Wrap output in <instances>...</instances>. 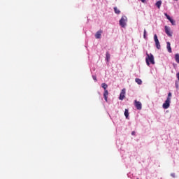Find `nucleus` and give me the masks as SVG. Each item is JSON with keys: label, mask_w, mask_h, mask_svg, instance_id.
I'll list each match as a JSON object with an SVG mask.
<instances>
[{"label": "nucleus", "mask_w": 179, "mask_h": 179, "mask_svg": "<svg viewBox=\"0 0 179 179\" xmlns=\"http://www.w3.org/2000/svg\"><path fill=\"white\" fill-rule=\"evenodd\" d=\"M146 58H145V62L148 65V66H150V64L152 65H155V57L152 54L146 53Z\"/></svg>", "instance_id": "1"}, {"label": "nucleus", "mask_w": 179, "mask_h": 179, "mask_svg": "<svg viewBox=\"0 0 179 179\" xmlns=\"http://www.w3.org/2000/svg\"><path fill=\"white\" fill-rule=\"evenodd\" d=\"M171 92H169L168 94V96L165 102L163 103L162 107L164 108V110H167L169 107H170V103H171Z\"/></svg>", "instance_id": "2"}, {"label": "nucleus", "mask_w": 179, "mask_h": 179, "mask_svg": "<svg viewBox=\"0 0 179 179\" xmlns=\"http://www.w3.org/2000/svg\"><path fill=\"white\" fill-rule=\"evenodd\" d=\"M127 22H128V18L127 16L123 15L119 21L121 27H125L127 26Z\"/></svg>", "instance_id": "3"}, {"label": "nucleus", "mask_w": 179, "mask_h": 179, "mask_svg": "<svg viewBox=\"0 0 179 179\" xmlns=\"http://www.w3.org/2000/svg\"><path fill=\"white\" fill-rule=\"evenodd\" d=\"M154 41H155V45L157 48V50H160L162 48V46L160 45V42H159V38H157V35H154Z\"/></svg>", "instance_id": "4"}, {"label": "nucleus", "mask_w": 179, "mask_h": 179, "mask_svg": "<svg viewBox=\"0 0 179 179\" xmlns=\"http://www.w3.org/2000/svg\"><path fill=\"white\" fill-rule=\"evenodd\" d=\"M164 16H166V19H168V20L171 22L173 26H176V21H174V20H173L171 17H170V15H169L166 13H165Z\"/></svg>", "instance_id": "5"}, {"label": "nucleus", "mask_w": 179, "mask_h": 179, "mask_svg": "<svg viewBox=\"0 0 179 179\" xmlns=\"http://www.w3.org/2000/svg\"><path fill=\"white\" fill-rule=\"evenodd\" d=\"M134 106L137 110H142V103L136 100L134 101Z\"/></svg>", "instance_id": "6"}, {"label": "nucleus", "mask_w": 179, "mask_h": 179, "mask_svg": "<svg viewBox=\"0 0 179 179\" xmlns=\"http://www.w3.org/2000/svg\"><path fill=\"white\" fill-rule=\"evenodd\" d=\"M125 93H126V90L125 88H124L123 90H122L121 93L120 94V96H119L120 100H124V99H125Z\"/></svg>", "instance_id": "7"}, {"label": "nucleus", "mask_w": 179, "mask_h": 179, "mask_svg": "<svg viewBox=\"0 0 179 179\" xmlns=\"http://www.w3.org/2000/svg\"><path fill=\"white\" fill-rule=\"evenodd\" d=\"M165 33L169 36V37H171L173 36V34L170 31V28L167 26H165Z\"/></svg>", "instance_id": "8"}, {"label": "nucleus", "mask_w": 179, "mask_h": 179, "mask_svg": "<svg viewBox=\"0 0 179 179\" xmlns=\"http://www.w3.org/2000/svg\"><path fill=\"white\" fill-rule=\"evenodd\" d=\"M103 34V30L100 29L99 30L96 34H95V38H101V34Z\"/></svg>", "instance_id": "9"}, {"label": "nucleus", "mask_w": 179, "mask_h": 179, "mask_svg": "<svg viewBox=\"0 0 179 179\" xmlns=\"http://www.w3.org/2000/svg\"><path fill=\"white\" fill-rule=\"evenodd\" d=\"M166 48L168 50V52H169L170 53L173 52V51L171 50V44L170 43V42L166 43Z\"/></svg>", "instance_id": "10"}, {"label": "nucleus", "mask_w": 179, "mask_h": 179, "mask_svg": "<svg viewBox=\"0 0 179 179\" xmlns=\"http://www.w3.org/2000/svg\"><path fill=\"white\" fill-rule=\"evenodd\" d=\"M108 90H104V93H103V97L106 101H107V99H108Z\"/></svg>", "instance_id": "11"}, {"label": "nucleus", "mask_w": 179, "mask_h": 179, "mask_svg": "<svg viewBox=\"0 0 179 179\" xmlns=\"http://www.w3.org/2000/svg\"><path fill=\"white\" fill-rule=\"evenodd\" d=\"M110 57H111V55H110V53L108 52H106V59L107 62H110Z\"/></svg>", "instance_id": "12"}, {"label": "nucleus", "mask_w": 179, "mask_h": 179, "mask_svg": "<svg viewBox=\"0 0 179 179\" xmlns=\"http://www.w3.org/2000/svg\"><path fill=\"white\" fill-rule=\"evenodd\" d=\"M113 9L116 15H120L121 13V11L117 7H114Z\"/></svg>", "instance_id": "13"}, {"label": "nucleus", "mask_w": 179, "mask_h": 179, "mask_svg": "<svg viewBox=\"0 0 179 179\" xmlns=\"http://www.w3.org/2000/svg\"><path fill=\"white\" fill-rule=\"evenodd\" d=\"M155 5L158 9H160V7L162 6V1H157Z\"/></svg>", "instance_id": "14"}, {"label": "nucleus", "mask_w": 179, "mask_h": 179, "mask_svg": "<svg viewBox=\"0 0 179 179\" xmlns=\"http://www.w3.org/2000/svg\"><path fill=\"white\" fill-rule=\"evenodd\" d=\"M175 61H176L178 64H179V54H178V53H177V54L175 55Z\"/></svg>", "instance_id": "15"}, {"label": "nucleus", "mask_w": 179, "mask_h": 179, "mask_svg": "<svg viewBox=\"0 0 179 179\" xmlns=\"http://www.w3.org/2000/svg\"><path fill=\"white\" fill-rule=\"evenodd\" d=\"M101 87H103V89H104V90H107V87H108V85H107V84H106V83H102Z\"/></svg>", "instance_id": "16"}, {"label": "nucleus", "mask_w": 179, "mask_h": 179, "mask_svg": "<svg viewBox=\"0 0 179 179\" xmlns=\"http://www.w3.org/2000/svg\"><path fill=\"white\" fill-rule=\"evenodd\" d=\"M124 115H125L126 118H128V117H129V113L128 112V109H125Z\"/></svg>", "instance_id": "17"}, {"label": "nucleus", "mask_w": 179, "mask_h": 179, "mask_svg": "<svg viewBox=\"0 0 179 179\" xmlns=\"http://www.w3.org/2000/svg\"><path fill=\"white\" fill-rule=\"evenodd\" d=\"M136 83H138V85H142V80L139 79V78H136Z\"/></svg>", "instance_id": "18"}, {"label": "nucleus", "mask_w": 179, "mask_h": 179, "mask_svg": "<svg viewBox=\"0 0 179 179\" xmlns=\"http://www.w3.org/2000/svg\"><path fill=\"white\" fill-rule=\"evenodd\" d=\"M92 78L95 82H97V77H96V76H92Z\"/></svg>", "instance_id": "19"}, {"label": "nucleus", "mask_w": 179, "mask_h": 179, "mask_svg": "<svg viewBox=\"0 0 179 179\" xmlns=\"http://www.w3.org/2000/svg\"><path fill=\"white\" fill-rule=\"evenodd\" d=\"M143 38H146V29H144Z\"/></svg>", "instance_id": "20"}, {"label": "nucleus", "mask_w": 179, "mask_h": 179, "mask_svg": "<svg viewBox=\"0 0 179 179\" xmlns=\"http://www.w3.org/2000/svg\"><path fill=\"white\" fill-rule=\"evenodd\" d=\"M131 135H135V131H132Z\"/></svg>", "instance_id": "21"}, {"label": "nucleus", "mask_w": 179, "mask_h": 179, "mask_svg": "<svg viewBox=\"0 0 179 179\" xmlns=\"http://www.w3.org/2000/svg\"><path fill=\"white\" fill-rule=\"evenodd\" d=\"M171 176H172L173 177H174V175H173V174H171Z\"/></svg>", "instance_id": "22"}, {"label": "nucleus", "mask_w": 179, "mask_h": 179, "mask_svg": "<svg viewBox=\"0 0 179 179\" xmlns=\"http://www.w3.org/2000/svg\"><path fill=\"white\" fill-rule=\"evenodd\" d=\"M174 1H178V0H174Z\"/></svg>", "instance_id": "23"}, {"label": "nucleus", "mask_w": 179, "mask_h": 179, "mask_svg": "<svg viewBox=\"0 0 179 179\" xmlns=\"http://www.w3.org/2000/svg\"><path fill=\"white\" fill-rule=\"evenodd\" d=\"M137 179H139V178H137Z\"/></svg>", "instance_id": "24"}]
</instances>
